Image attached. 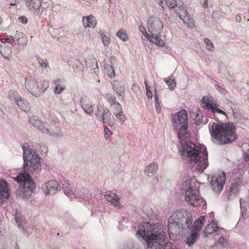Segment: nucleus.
Wrapping results in <instances>:
<instances>
[{
	"label": "nucleus",
	"instance_id": "6ab92c4d",
	"mask_svg": "<svg viewBox=\"0 0 249 249\" xmlns=\"http://www.w3.org/2000/svg\"><path fill=\"white\" fill-rule=\"evenodd\" d=\"M176 13L179 16V18L184 22V24H189V21L191 19V15L184 7L183 3L180 8L176 9Z\"/></svg>",
	"mask_w": 249,
	"mask_h": 249
},
{
	"label": "nucleus",
	"instance_id": "7ed1b4c3",
	"mask_svg": "<svg viewBox=\"0 0 249 249\" xmlns=\"http://www.w3.org/2000/svg\"><path fill=\"white\" fill-rule=\"evenodd\" d=\"M192 222L191 212L185 209L177 210L168 219V232L169 238L174 240L179 234L180 230L190 229Z\"/></svg>",
	"mask_w": 249,
	"mask_h": 249
},
{
	"label": "nucleus",
	"instance_id": "052dcab7",
	"mask_svg": "<svg viewBox=\"0 0 249 249\" xmlns=\"http://www.w3.org/2000/svg\"><path fill=\"white\" fill-rule=\"evenodd\" d=\"M110 63H111V65H114L115 64H116L117 63V58L115 56H112L110 57Z\"/></svg>",
	"mask_w": 249,
	"mask_h": 249
},
{
	"label": "nucleus",
	"instance_id": "20e7f679",
	"mask_svg": "<svg viewBox=\"0 0 249 249\" xmlns=\"http://www.w3.org/2000/svg\"><path fill=\"white\" fill-rule=\"evenodd\" d=\"M233 123H213L210 131L213 142L221 145L230 143L237 138Z\"/></svg>",
	"mask_w": 249,
	"mask_h": 249
},
{
	"label": "nucleus",
	"instance_id": "58836bf2",
	"mask_svg": "<svg viewBox=\"0 0 249 249\" xmlns=\"http://www.w3.org/2000/svg\"><path fill=\"white\" fill-rule=\"evenodd\" d=\"M107 100L109 102L111 106L115 105L117 102H116V97L110 93L106 94Z\"/></svg>",
	"mask_w": 249,
	"mask_h": 249
},
{
	"label": "nucleus",
	"instance_id": "f8f14e48",
	"mask_svg": "<svg viewBox=\"0 0 249 249\" xmlns=\"http://www.w3.org/2000/svg\"><path fill=\"white\" fill-rule=\"evenodd\" d=\"M226 176L224 173L219 176H213L211 178L210 184L213 191L218 194L223 190L225 183Z\"/></svg>",
	"mask_w": 249,
	"mask_h": 249
},
{
	"label": "nucleus",
	"instance_id": "0eeeda50",
	"mask_svg": "<svg viewBox=\"0 0 249 249\" xmlns=\"http://www.w3.org/2000/svg\"><path fill=\"white\" fill-rule=\"evenodd\" d=\"M14 179L20 186L19 189L17 192V195L22 198L30 197L36 186L29 173L21 172Z\"/></svg>",
	"mask_w": 249,
	"mask_h": 249
},
{
	"label": "nucleus",
	"instance_id": "9b49d317",
	"mask_svg": "<svg viewBox=\"0 0 249 249\" xmlns=\"http://www.w3.org/2000/svg\"><path fill=\"white\" fill-rule=\"evenodd\" d=\"M204 216H201L195 221L193 225L192 226L191 233L186 238V243L189 246H192L196 242L198 233L204 224Z\"/></svg>",
	"mask_w": 249,
	"mask_h": 249
},
{
	"label": "nucleus",
	"instance_id": "09e8293b",
	"mask_svg": "<svg viewBox=\"0 0 249 249\" xmlns=\"http://www.w3.org/2000/svg\"><path fill=\"white\" fill-rule=\"evenodd\" d=\"M4 41H1V42H2V43L7 42V43H11L14 41V38L13 36H7L4 38Z\"/></svg>",
	"mask_w": 249,
	"mask_h": 249
},
{
	"label": "nucleus",
	"instance_id": "5701e85b",
	"mask_svg": "<svg viewBox=\"0 0 249 249\" xmlns=\"http://www.w3.org/2000/svg\"><path fill=\"white\" fill-rule=\"evenodd\" d=\"M41 132L46 133L51 136H58L59 135V129L56 128V130H50L41 122V124L37 127Z\"/></svg>",
	"mask_w": 249,
	"mask_h": 249
},
{
	"label": "nucleus",
	"instance_id": "e2e57ef3",
	"mask_svg": "<svg viewBox=\"0 0 249 249\" xmlns=\"http://www.w3.org/2000/svg\"><path fill=\"white\" fill-rule=\"evenodd\" d=\"M215 88L220 92L223 93L224 89L220 86L216 84L215 85Z\"/></svg>",
	"mask_w": 249,
	"mask_h": 249
},
{
	"label": "nucleus",
	"instance_id": "b1692460",
	"mask_svg": "<svg viewBox=\"0 0 249 249\" xmlns=\"http://www.w3.org/2000/svg\"><path fill=\"white\" fill-rule=\"evenodd\" d=\"M83 25L86 28H94L96 23L95 18L93 16L84 17L83 18Z\"/></svg>",
	"mask_w": 249,
	"mask_h": 249
},
{
	"label": "nucleus",
	"instance_id": "f03ea898",
	"mask_svg": "<svg viewBox=\"0 0 249 249\" xmlns=\"http://www.w3.org/2000/svg\"><path fill=\"white\" fill-rule=\"evenodd\" d=\"M189 134L187 135H182L181 137H178L181 144L180 152L181 156L187 157L190 160L191 163H198L196 165V169L199 172H202L208 166V152L206 148L203 149L202 154L204 159L201 160L199 156V151L196 149V145L190 141L189 139Z\"/></svg>",
	"mask_w": 249,
	"mask_h": 249
},
{
	"label": "nucleus",
	"instance_id": "bf43d9fd",
	"mask_svg": "<svg viewBox=\"0 0 249 249\" xmlns=\"http://www.w3.org/2000/svg\"><path fill=\"white\" fill-rule=\"evenodd\" d=\"M139 30L147 38L146 35L148 34L147 33L145 28L142 26H140Z\"/></svg>",
	"mask_w": 249,
	"mask_h": 249
},
{
	"label": "nucleus",
	"instance_id": "c03bdc74",
	"mask_svg": "<svg viewBox=\"0 0 249 249\" xmlns=\"http://www.w3.org/2000/svg\"><path fill=\"white\" fill-rule=\"evenodd\" d=\"M114 111L113 113L114 115L119 114L122 112V108L121 105L118 102L116 103L115 105H114Z\"/></svg>",
	"mask_w": 249,
	"mask_h": 249
},
{
	"label": "nucleus",
	"instance_id": "3c124183",
	"mask_svg": "<svg viewBox=\"0 0 249 249\" xmlns=\"http://www.w3.org/2000/svg\"><path fill=\"white\" fill-rule=\"evenodd\" d=\"M64 89V88H63L61 85L58 84L56 86L54 89V92L55 93L59 94L61 93Z\"/></svg>",
	"mask_w": 249,
	"mask_h": 249
},
{
	"label": "nucleus",
	"instance_id": "8fccbe9b",
	"mask_svg": "<svg viewBox=\"0 0 249 249\" xmlns=\"http://www.w3.org/2000/svg\"><path fill=\"white\" fill-rule=\"evenodd\" d=\"M194 115H195L194 119L196 120V124H200L201 123L200 119L202 116L198 113H195Z\"/></svg>",
	"mask_w": 249,
	"mask_h": 249
},
{
	"label": "nucleus",
	"instance_id": "338daca9",
	"mask_svg": "<svg viewBox=\"0 0 249 249\" xmlns=\"http://www.w3.org/2000/svg\"><path fill=\"white\" fill-rule=\"evenodd\" d=\"M235 20L237 22H240L241 21V17L240 15H237L235 18Z\"/></svg>",
	"mask_w": 249,
	"mask_h": 249
},
{
	"label": "nucleus",
	"instance_id": "7c9ffc66",
	"mask_svg": "<svg viewBox=\"0 0 249 249\" xmlns=\"http://www.w3.org/2000/svg\"><path fill=\"white\" fill-rule=\"evenodd\" d=\"M158 168V164L157 162H153L147 166L144 171L146 173H154L157 171Z\"/></svg>",
	"mask_w": 249,
	"mask_h": 249
},
{
	"label": "nucleus",
	"instance_id": "1a4fd4ad",
	"mask_svg": "<svg viewBox=\"0 0 249 249\" xmlns=\"http://www.w3.org/2000/svg\"><path fill=\"white\" fill-rule=\"evenodd\" d=\"M173 126L177 131L178 137L182 135H187L188 131V116L186 111L184 109L172 114Z\"/></svg>",
	"mask_w": 249,
	"mask_h": 249
},
{
	"label": "nucleus",
	"instance_id": "72a5a7b5",
	"mask_svg": "<svg viewBox=\"0 0 249 249\" xmlns=\"http://www.w3.org/2000/svg\"><path fill=\"white\" fill-rule=\"evenodd\" d=\"M104 69L108 77L113 78L115 76V71L113 69L112 65L108 64H105Z\"/></svg>",
	"mask_w": 249,
	"mask_h": 249
},
{
	"label": "nucleus",
	"instance_id": "a19ab883",
	"mask_svg": "<svg viewBox=\"0 0 249 249\" xmlns=\"http://www.w3.org/2000/svg\"><path fill=\"white\" fill-rule=\"evenodd\" d=\"M37 60L41 67L45 69L49 67V63L46 59L44 60L41 58H38Z\"/></svg>",
	"mask_w": 249,
	"mask_h": 249
},
{
	"label": "nucleus",
	"instance_id": "dca6fc26",
	"mask_svg": "<svg viewBox=\"0 0 249 249\" xmlns=\"http://www.w3.org/2000/svg\"><path fill=\"white\" fill-rule=\"evenodd\" d=\"M203 107L211 110L213 113L218 112L222 114H226L225 112L216 107L213 100L210 99L208 97L204 96L201 100Z\"/></svg>",
	"mask_w": 249,
	"mask_h": 249
},
{
	"label": "nucleus",
	"instance_id": "603ef678",
	"mask_svg": "<svg viewBox=\"0 0 249 249\" xmlns=\"http://www.w3.org/2000/svg\"><path fill=\"white\" fill-rule=\"evenodd\" d=\"M5 243V238L4 236H0V249H4Z\"/></svg>",
	"mask_w": 249,
	"mask_h": 249
},
{
	"label": "nucleus",
	"instance_id": "bb28decb",
	"mask_svg": "<svg viewBox=\"0 0 249 249\" xmlns=\"http://www.w3.org/2000/svg\"><path fill=\"white\" fill-rule=\"evenodd\" d=\"M113 89L116 91L120 96L124 97L125 94V87L123 85L119 83L114 84L113 86Z\"/></svg>",
	"mask_w": 249,
	"mask_h": 249
},
{
	"label": "nucleus",
	"instance_id": "a878e982",
	"mask_svg": "<svg viewBox=\"0 0 249 249\" xmlns=\"http://www.w3.org/2000/svg\"><path fill=\"white\" fill-rule=\"evenodd\" d=\"M123 248L124 249H142L139 243L132 240L127 241L124 244Z\"/></svg>",
	"mask_w": 249,
	"mask_h": 249
},
{
	"label": "nucleus",
	"instance_id": "37998d69",
	"mask_svg": "<svg viewBox=\"0 0 249 249\" xmlns=\"http://www.w3.org/2000/svg\"><path fill=\"white\" fill-rule=\"evenodd\" d=\"M9 95L11 98H13L15 99L16 102L17 100L20 99L21 98L19 94L15 90H10L9 92Z\"/></svg>",
	"mask_w": 249,
	"mask_h": 249
},
{
	"label": "nucleus",
	"instance_id": "a18cd8bd",
	"mask_svg": "<svg viewBox=\"0 0 249 249\" xmlns=\"http://www.w3.org/2000/svg\"><path fill=\"white\" fill-rule=\"evenodd\" d=\"M17 40L18 45H22L23 46L27 44L28 41L27 38L24 36H22L21 37H18Z\"/></svg>",
	"mask_w": 249,
	"mask_h": 249
},
{
	"label": "nucleus",
	"instance_id": "412c9836",
	"mask_svg": "<svg viewBox=\"0 0 249 249\" xmlns=\"http://www.w3.org/2000/svg\"><path fill=\"white\" fill-rule=\"evenodd\" d=\"M8 183L3 179H0V198L7 199L9 196Z\"/></svg>",
	"mask_w": 249,
	"mask_h": 249
},
{
	"label": "nucleus",
	"instance_id": "473e14b6",
	"mask_svg": "<svg viewBox=\"0 0 249 249\" xmlns=\"http://www.w3.org/2000/svg\"><path fill=\"white\" fill-rule=\"evenodd\" d=\"M12 50L10 47H5L0 50V53L3 57L9 59L11 57Z\"/></svg>",
	"mask_w": 249,
	"mask_h": 249
},
{
	"label": "nucleus",
	"instance_id": "a211bd4d",
	"mask_svg": "<svg viewBox=\"0 0 249 249\" xmlns=\"http://www.w3.org/2000/svg\"><path fill=\"white\" fill-rule=\"evenodd\" d=\"M104 196L106 200L108 202H109L113 206L118 209H120L122 207L121 203H120V198L116 194L108 191L106 193Z\"/></svg>",
	"mask_w": 249,
	"mask_h": 249
},
{
	"label": "nucleus",
	"instance_id": "f704fd0d",
	"mask_svg": "<svg viewBox=\"0 0 249 249\" xmlns=\"http://www.w3.org/2000/svg\"><path fill=\"white\" fill-rule=\"evenodd\" d=\"M169 77L168 78H164V81L167 85H168L170 90H173L176 86L175 80L174 78Z\"/></svg>",
	"mask_w": 249,
	"mask_h": 249
},
{
	"label": "nucleus",
	"instance_id": "9d476101",
	"mask_svg": "<svg viewBox=\"0 0 249 249\" xmlns=\"http://www.w3.org/2000/svg\"><path fill=\"white\" fill-rule=\"evenodd\" d=\"M95 114L99 121L107 123L109 126H112L114 124V117L104 105L99 103L97 105Z\"/></svg>",
	"mask_w": 249,
	"mask_h": 249
},
{
	"label": "nucleus",
	"instance_id": "393cba45",
	"mask_svg": "<svg viewBox=\"0 0 249 249\" xmlns=\"http://www.w3.org/2000/svg\"><path fill=\"white\" fill-rule=\"evenodd\" d=\"M165 2L169 8L176 9L180 8L182 2L180 0H166Z\"/></svg>",
	"mask_w": 249,
	"mask_h": 249
},
{
	"label": "nucleus",
	"instance_id": "2eb2a0df",
	"mask_svg": "<svg viewBox=\"0 0 249 249\" xmlns=\"http://www.w3.org/2000/svg\"><path fill=\"white\" fill-rule=\"evenodd\" d=\"M60 188L57 181L53 179L49 181L42 186V189L46 195H53L59 191Z\"/></svg>",
	"mask_w": 249,
	"mask_h": 249
},
{
	"label": "nucleus",
	"instance_id": "79ce46f5",
	"mask_svg": "<svg viewBox=\"0 0 249 249\" xmlns=\"http://www.w3.org/2000/svg\"><path fill=\"white\" fill-rule=\"evenodd\" d=\"M204 42L206 44L207 47V49L209 51H212L214 48V45L213 43L208 38H204Z\"/></svg>",
	"mask_w": 249,
	"mask_h": 249
},
{
	"label": "nucleus",
	"instance_id": "ddd939ff",
	"mask_svg": "<svg viewBox=\"0 0 249 249\" xmlns=\"http://www.w3.org/2000/svg\"><path fill=\"white\" fill-rule=\"evenodd\" d=\"M25 80L26 89L35 96H39L41 94V90L34 76H30L25 78Z\"/></svg>",
	"mask_w": 249,
	"mask_h": 249
},
{
	"label": "nucleus",
	"instance_id": "de8ad7c7",
	"mask_svg": "<svg viewBox=\"0 0 249 249\" xmlns=\"http://www.w3.org/2000/svg\"><path fill=\"white\" fill-rule=\"evenodd\" d=\"M115 115L120 120L121 123H123L125 120V117L123 111Z\"/></svg>",
	"mask_w": 249,
	"mask_h": 249
},
{
	"label": "nucleus",
	"instance_id": "0e129e2a",
	"mask_svg": "<svg viewBox=\"0 0 249 249\" xmlns=\"http://www.w3.org/2000/svg\"><path fill=\"white\" fill-rule=\"evenodd\" d=\"M244 160L246 161H248L249 160V148L248 153L244 154Z\"/></svg>",
	"mask_w": 249,
	"mask_h": 249
},
{
	"label": "nucleus",
	"instance_id": "69168bd1",
	"mask_svg": "<svg viewBox=\"0 0 249 249\" xmlns=\"http://www.w3.org/2000/svg\"><path fill=\"white\" fill-rule=\"evenodd\" d=\"M166 0H156V2L158 3L160 6H161L162 7L163 6L162 5L164 2H165Z\"/></svg>",
	"mask_w": 249,
	"mask_h": 249
},
{
	"label": "nucleus",
	"instance_id": "4468645a",
	"mask_svg": "<svg viewBox=\"0 0 249 249\" xmlns=\"http://www.w3.org/2000/svg\"><path fill=\"white\" fill-rule=\"evenodd\" d=\"M26 6L29 10L33 12L36 16H40L43 11V7H41V0H24Z\"/></svg>",
	"mask_w": 249,
	"mask_h": 249
},
{
	"label": "nucleus",
	"instance_id": "4d7b16f0",
	"mask_svg": "<svg viewBox=\"0 0 249 249\" xmlns=\"http://www.w3.org/2000/svg\"><path fill=\"white\" fill-rule=\"evenodd\" d=\"M243 203H244V200H242V199H240V207H241V211L242 213V216L243 218H246V216L245 215L244 212L243 211Z\"/></svg>",
	"mask_w": 249,
	"mask_h": 249
},
{
	"label": "nucleus",
	"instance_id": "6e6552de",
	"mask_svg": "<svg viewBox=\"0 0 249 249\" xmlns=\"http://www.w3.org/2000/svg\"><path fill=\"white\" fill-rule=\"evenodd\" d=\"M147 29L150 35H146L148 40L159 46H163L164 41L159 37L163 28V24L160 19L155 17H150L147 20Z\"/></svg>",
	"mask_w": 249,
	"mask_h": 249
},
{
	"label": "nucleus",
	"instance_id": "49530a36",
	"mask_svg": "<svg viewBox=\"0 0 249 249\" xmlns=\"http://www.w3.org/2000/svg\"><path fill=\"white\" fill-rule=\"evenodd\" d=\"M145 89L146 90V95L148 98H152L153 97V94L152 91H151L150 89V87L147 83V82L146 81H144Z\"/></svg>",
	"mask_w": 249,
	"mask_h": 249
},
{
	"label": "nucleus",
	"instance_id": "39448f33",
	"mask_svg": "<svg viewBox=\"0 0 249 249\" xmlns=\"http://www.w3.org/2000/svg\"><path fill=\"white\" fill-rule=\"evenodd\" d=\"M181 189L185 194V201L190 205L198 207L203 202L199 194V182L196 179H191L189 177H185L182 183Z\"/></svg>",
	"mask_w": 249,
	"mask_h": 249
},
{
	"label": "nucleus",
	"instance_id": "774afa93",
	"mask_svg": "<svg viewBox=\"0 0 249 249\" xmlns=\"http://www.w3.org/2000/svg\"><path fill=\"white\" fill-rule=\"evenodd\" d=\"M45 82H44V83H43V86L41 87V89L43 91H45V90H46V89H47V86H46V85H45Z\"/></svg>",
	"mask_w": 249,
	"mask_h": 249
},
{
	"label": "nucleus",
	"instance_id": "13d9d810",
	"mask_svg": "<svg viewBox=\"0 0 249 249\" xmlns=\"http://www.w3.org/2000/svg\"><path fill=\"white\" fill-rule=\"evenodd\" d=\"M40 147L42 151L44 153H47L48 152V147L44 143L40 144Z\"/></svg>",
	"mask_w": 249,
	"mask_h": 249
},
{
	"label": "nucleus",
	"instance_id": "680f3d73",
	"mask_svg": "<svg viewBox=\"0 0 249 249\" xmlns=\"http://www.w3.org/2000/svg\"><path fill=\"white\" fill-rule=\"evenodd\" d=\"M154 100L155 102L159 101L158 91L156 87H155Z\"/></svg>",
	"mask_w": 249,
	"mask_h": 249
},
{
	"label": "nucleus",
	"instance_id": "423d86ee",
	"mask_svg": "<svg viewBox=\"0 0 249 249\" xmlns=\"http://www.w3.org/2000/svg\"><path fill=\"white\" fill-rule=\"evenodd\" d=\"M24 170L37 175L41 169L40 157L35 149L30 148L27 144L22 146Z\"/></svg>",
	"mask_w": 249,
	"mask_h": 249
},
{
	"label": "nucleus",
	"instance_id": "4be33fe9",
	"mask_svg": "<svg viewBox=\"0 0 249 249\" xmlns=\"http://www.w3.org/2000/svg\"><path fill=\"white\" fill-rule=\"evenodd\" d=\"M63 190L66 196L70 198H76L77 195L74 193L70 183L67 181H65L63 183Z\"/></svg>",
	"mask_w": 249,
	"mask_h": 249
},
{
	"label": "nucleus",
	"instance_id": "e433bc0d",
	"mask_svg": "<svg viewBox=\"0 0 249 249\" xmlns=\"http://www.w3.org/2000/svg\"><path fill=\"white\" fill-rule=\"evenodd\" d=\"M116 35L123 41H126L128 38L126 33L123 30H120Z\"/></svg>",
	"mask_w": 249,
	"mask_h": 249
},
{
	"label": "nucleus",
	"instance_id": "cd10ccee",
	"mask_svg": "<svg viewBox=\"0 0 249 249\" xmlns=\"http://www.w3.org/2000/svg\"><path fill=\"white\" fill-rule=\"evenodd\" d=\"M14 217L15 221L18 224V226L20 229L22 228L23 229H24V226L23 225L24 222V219L22 217L20 213L16 210L14 214ZM23 231H24V230H23Z\"/></svg>",
	"mask_w": 249,
	"mask_h": 249
},
{
	"label": "nucleus",
	"instance_id": "f3484780",
	"mask_svg": "<svg viewBox=\"0 0 249 249\" xmlns=\"http://www.w3.org/2000/svg\"><path fill=\"white\" fill-rule=\"evenodd\" d=\"M80 103L82 108L87 114L91 115L93 113L94 105L91 103L88 97L86 96L82 97Z\"/></svg>",
	"mask_w": 249,
	"mask_h": 249
},
{
	"label": "nucleus",
	"instance_id": "aec40b11",
	"mask_svg": "<svg viewBox=\"0 0 249 249\" xmlns=\"http://www.w3.org/2000/svg\"><path fill=\"white\" fill-rule=\"evenodd\" d=\"M242 180L240 178H237L235 181L231 184L230 188V191L228 195V199H230V196L233 195H235L240 192V187L242 183Z\"/></svg>",
	"mask_w": 249,
	"mask_h": 249
},
{
	"label": "nucleus",
	"instance_id": "2f4dec72",
	"mask_svg": "<svg viewBox=\"0 0 249 249\" xmlns=\"http://www.w3.org/2000/svg\"><path fill=\"white\" fill-rule=\"evenodd\" d=\"M99 34L102 38V41L104 45L108 46L110 42V35L108 33L100 32Z\"/></svg>",
	"mask_w": 249,
	"mask_h": 249
},
{
	"label": "nucleus",
	"instance_id": "c85d7f7f",
	"mask_svg": "<svg viewBox=\"0 0 249 249\" xmlns=\"http://www.w3.org/2000/svg\"><path fill=\"white\" fill-rule=\"evenodd\" d=\"M218 229L219 228L216 224H210L207 225L203 232L205 234H211L213 232H216Z\"/></svg>",
	"mask_w": 249,
	"mask_h": 249
},
{
	"label": "nucleus",
	"instance_id": "5fc2aeb1",
	"mask_svg": "<svg viewBox=\"0 0 249 249\" xmlns=\"http://www.w3.org/2000/svg\"><path fill=\"white\" fill-rule=\"evenodd\" d=\"M105 137L106 139L110 136L111 134V131L107 127H104Z\"/></svg>",
	"mask_w": 249,
	"mask_h": 249
},
{
	"label": "nucleus",
	"instance_id": "4c0bfd02",
	"mask_svg": "<svg viewBox=\"0 0 249 249\" xmlns=\"http://www.w3.org/2000/svg\"><path fill=\"white\" fill-rule=\"evenodd\" d=\"M29 122L33 125L38 127L42 122L40 120L37 119L36 117H33L30 118Z\"/></svg>",
	"mask_w": 249,
	"mask_h": 249
},
{
	"label": "nucleus",
	"instance_id": "c9c22d12",
	"mask_svg": "<svg viewBox=\"0 0 249 249\" xmlns=\"http://www.w3.org/2000/svg\"><path fill=\"white\" fill-rule=\"evenodd\" d=\"M16 102L17 103V104L18 107L22 110L24 111H27L28 110V107L27 106L26 103L22 100L21 98L17 100Z\"/></svg>",
	"mask_w": 249,
	"mask_h": 249
},
{
	"label": "nucleus",
	"instance_id": "864d4df0",
	"mask_svg": "<svg viewBox=\"0 0 249 249\" xmlns=\"http://www.w3.org/2000/svg\"><path fill=\"white\" fill-rule=\"evenodd\" d=\"M155 108L158 113H160L161 111V107L159 101L155 102Z\"/></svg>",
	"mask_w": 249,
	"mask_h": 249
},
{
	"label": "nucleus",
	"instance_id": "ea45409f",
	"mask_svg": "<svg viewBox=\"0 0 249 249\" xmlns=\"http://www.w3.org/2000/svg\"><path fill=\"white\" fill-rule=\"evenodd\" d=\"M75 66H73V68L75 72H77L79 70H81L83 67V65L77 60L74 61Z\"/></svg>",
	"mask_w": 249,
	"mask_h": 249
},
{
	"label": "nucleus",
	"instance_id": "6e6d98bb",
	"mask_svg": "<svg viewBox=\"0 0 249 249\" xmlns=\"http://www.w3.org/2000/svg\"><path fill=\"white\" fill-rule=\"evenodd\" d=\"M18 20L23 24H25L27 22V19L25 16L19 17L18 18Z\"/></svg>",
	"mask_w": 249,
	"mask_h": 249
},
{
	"label": "nucleus",
	"instance_id": "c756f323",
	"mask_svg": "<svg viewBox=\"0 0 249 249\" xmlns=\"http://www.w3.org/2000/svg\"><path fill=\"white\" fill-rule=\"evenodd\" d=\"M85 63L87 66L91 69L95 70L98 68L97 60L95 58L88 59L86 60Z\"/></svg>",
	"mask_w": 249,
	"mask_h": 249
},
{
	"label": "nucleus",
	"instance_id": "f257e3e1",
	"mask_svg": "<svg viewBox=\"0 0 249 249\" xmlns=\"http://www.w3.org/2000/svg\"><path fill=\"white\" fill-rule=\"evenodd\" d=\"M138 238L142 237L146 242V249H178L171 243L165 244V234L163 226L160 224L145 223L139 227L136 233Z\"/></svg>",
	"mask_w": 249,
	"mask_h": 249
}]
</instances>
